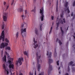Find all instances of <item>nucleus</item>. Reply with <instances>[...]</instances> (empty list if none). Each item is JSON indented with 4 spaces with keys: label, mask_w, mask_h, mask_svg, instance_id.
I'll return each mask as SVG.
<instances>
[{
    "label": "nucleus",
    "mask_w": 75,
    "mask_h": 75,
    "mask_svg": "<svg viewBox=\"0 0 75 75\" xmlns=\"http://www.w3.org/2000/svg\"><path fill=\"white\" fill-rule=\"evenodd\" d=\"M24 61V59L23 57H21L19 58L18 59V61L17 62L16 65H18V63H19L20 65L22 64V62Z\"/></svg>",
    "instance_id": "4"
},
{
    "label": "nucleus",
    "mask_w": 75,
    "mask_h": 75,
    "mask_svg": "<svg viewBox=\"0 0 75 75\" xmlns=\"http://www.w3.org/2000/svg\"><path fill=\"white\" fill-rule=\"evenodd\" d=\"M38 30H37V29H35V33L36 35H38Z\"/></svg>",
    "instance_id": "21"
},
{
    "label": "nucleus",
    "mask_w": 75,
    "mask_h": 75,
    "mask_svg": "<svg viewBox=\"0 0 75 75\" xmlns=\"http://www.w3.org/2000/svg\"><path fill=\"white\" fill-rule=\"evenodd\" d=\"M6 73L7 74H9V72H8V71H6Z\"/></svg>",
    "instance_id": "48"
},
{
    "label": "nucleus",
    "mask_w": 75,
    "mask_h": 75,
    "mask_svg": "<svg viewBox=\"0 0 75 75\" xmlns=\"http://www.w3.org/2000/svg\"><path fill=\"white\" fill-rule=\"evenodd\" d=\"M68 27H69V26H68L67 28V30H68Z\"/></svg>",
    "instance_id": "61"
},
{
    "label": "nucleus",
    "mask_w": 75,
    "mask_h": 75,
    "mask_svg": "<svg viewBox=\"0 0 75 75\" xmlns=\"http://www.w3.org/2000/svg\"><path fill=\"white\" fill-rule=\"evenodd\" d=\"M73 47H74V49H75V45H73Z\"/></svg>",
    "instance_id": "45"
},
{
    "label": "nucleus",
    "mask_w": 75,
    "mask_h": 75,
    "mask_svg": "<svg viewBox=\"0 0 75 75\" xmlns=\"http://www.w3.org/2000/svg\"><path fill=\"white\" fill-rule=\"evenodd\" d=\"M11 6L13 5V6H15V3L14 2V0H12V2L11 4Z\"/></svg>",
    "instance_id": "25"
},
{
    "label": "nucleus",
    "mask_w": 75,
    "mask_h": 75,
    "mask_svg": "<svg viewBox=\"0 0 75 75\" xmlns=\"http://www.w3.org/2000/svg\"><path fill=\"white\" fill-rule=\"evenodd\" d=\"M8 16V13H3V18L4 21H6L7 20V18Z\"/></svg>",
    "instance_id": "8"
},
{
    "label": "nucleus",
    "mask_w": 75,
    "mask_h": 75,
    "mask_svg": "<svg viewBox=\"0 0 75 75\" xmlns=\"http://www.w3.org/2000/svg\"><path fill=\"white\" fill-rule=\"evenodd\" d=\"M3 67L4 68H6V66L5 65V64H3Z\"/></svg>",
    "instance_id": "34"
},
{
    "label": "nucleus",
    "mask_w": 75,
    "mask_h": 75,
    "mask_svg": "<svg viewBox=\"0 0 75 75\" xmlns=\"http://www.w3.org/2000/svg\"><path fill=\"white\" fill-rule=\"evenodd\" d=\"M4 61H5V62H6V55H5L4 56Z\"/></svg>",
    "instance_id": "24"
},
{
    "label": "nucleus",
    "mask_w": 75,
    "mask_h": 75,
    "mask_svg": "<svg viewBox=\"0 0 75 75\" xmlns=\"http://www.w3.org/2000/svg\"><path fill=\"white\" fill-rule=\"evenodd\" d=\"M19 75H23V74L22 73H21L19 74Z\"/></svg>",
    "instance_id": "54"
},
{
    "label": "nucleus",
    "mask_w": 75,
    "mask_h": 75,
    "mask_svg": "<svg viewBox=\"0 0 75 75\" xmlns=\"http://www.w3.org/2000/svg\"><path fill=\"white\" fill-rule=\"evenodd\" d=\"M58 5H56V10L57 11V12H58Z\"/></svg>",
    "instance_id": "28"
},
{
    "label": "nucleus",
    "mask_w": 75,
    "mask_h": 75,
    "mask_svg": "<svg viewBox=\"0 0 75 75\" xmlns=\"http://www.w3.org/2000/svg\"><path fill=\"white\" fill-rule=\"evenodd\" d=\"M35 9H36V7H35L34 8V9H33V10L32 11H33L35 13Z\"/></svg>",
    "instance_id": "30"
},
{
    "label": "nucleus",
    "mask_w": 75,
    "mask_h": 75,
    "mask_svg": "<svg viewBox=\"0 0 75 75\" xmlns=\"http://www.w3.org/2000/svg\"><path fill=\"white\" fill-rule=\"evenodd\" d=\"M36 0H34L33 1V3H35L36 2Z\"/></svg>",
    "instance_id": "52"
},
{
    "label": "nucleus",
    "mask_w": 75,
    "mask_h": 75,
    "mask_svg": "<svg viewBox=\"0 0 75 75\" xmlns=\"http://www.w3.org/2000/svg\"><path fill=\"white\" fill-rule=\"evenodd\" d=\"M63 13H64V11H63V12H62V14H63Z\"/></svg>",
    "instance_id": "62"
},
{
    "label": "nucleus",
    "mask_w": 75,
    "mask_h": 75,
    "mask_svg": "<svg viewBox=\"0 0 75 75\" xmlns=\"http://www.w3.org/2000/svg\"><path fill=\"white\" fill-rule=\"evenodd\" d=\"M35 75H37V73H36V70H35Z\"/></svg>",
    "instance_id": "46"
},
{
    "label": "nucleus",
    "mask_w": 75,
    "mask_h": 75,
    "mask_svg": "<svg viewBox=\"0 0 75 75\" xmlns=\"http://www.w3.org/2000/svg\"><path fill=\"white\" fill-rule=\"evenodd\" d=\"M33 41L34 42V43L33 44L34 45H35V46L34 47V48H36L38 47V45L36 44L37 43V41H35V38H33ZM35 44H36L35 45Z\"/></svg>",
    "instance_id": "12"
},
{
    "label": "nucleus",
    "mask_w": 75,
    "mask_h": 75,
    "mask_svg": "<svg viewBox=\"0 0 75 75\" xmlns=\"http://www.w3.org/2000/svg\"><path fill=\"white\" fill-rule=\"evenodd\" d=\"M74 63V62L72 61H71L69 63V66H68V72H69V71H70V69H69V65H71L72 67L74 66H75V64H73L72 65V64Z\"/></svg>",
    "instance_id": "10"
},
{
    "label": "nucleus",
    "mask_w": 75,
    "mask_h": 75,
    "mask_svg": "<svg viewBox=\"0 0 75 75\" xmlns=\"http://www.w3.org/2000/svg\"><path fill=\"white\" fill-rule=\"evenodd\" d=\"M24 55H26V56H28V53L26 51H25L24 52Z\"/></svg>",
    "instance_id": "20"
},
{
    "label": "nucleus",
    "mask_w": 75,
    "mask_h": 75,
    "mask_svg": "<svg viewBox=\"0 0 75 75\" xmlns=\"http://www.w3.org/2000/svg\"><path fill=\"white\" fill-rule=\"evenodd\" d=\"M5 54H6V55H8V53H7V52H5Z\"/></svg>",
    "instance_id": "41"
},
{
    "label": "nucleus",
    "mask_w": 75,
    "mask_h": 75,
    "mask_svg": "<svg viewBox=\"0 0 75 75\" xmlns=\"http://www.w3.org/2000/svg\"><path fill=\"white\" fill-rule=\"evenodd\" d=\"M42 27V25H40V31H42V28H41Z\"/></svg>",
    "instance_id": "31"
},
{
    "label": "nucleus",
    "mask_w": 75,
    "mask_h": 75,
    "mask_svg": "<svg viewBox=\"0 0 75 75\" xmlns=\"http://www.w3.org/2000/svg\"><path fill=\"white\" fill-rule=\"evenodd\" d=\"M60 67H59L58 68V70H59V69H60Z\"/></svg>",
    "instance_id": "55"
},
{
    "label": "nucleus",
    "mask_w": 75,
    "mask_h": 75,
    "mask_svg": "<svg viewBox=\"0 0 75 75\" xmlns=\"http://www.w3.org/2000/svg\"><path fill=\"white\" fill-rule=\"evenodd\" d=\"M54 56L55 57L57 56V52H56V48H55V50L54 51Z\"/></svg>",
    "instance_id": "19"
},
{
    "label": "nucleus",
    "mask_w": 75,
    "mask_h": 75,
    "mask_svg": "<svg viewBox=\"0 0 75 75\" xmlns=\"http://www.w3.org/2000/svg\"><path fill=\"white\" fill-rule=\"evenodd\" d=\"M52 26L50 28V32H49V34H50L51 33V31H52Z\"/></svg>",
    "instance_id": "26"
},
{
    "label": "nucleus",
    "mask_w": 75,
    "mask_h": 75,
    "mask_svg": "<svg viewBox=\"0 0 75 75\" xmlns=\"http://www.w3.org/2000/svg\"><path fill=\"white\" fill-rule=\"evenodd\" d=\"M4 31L3 30L2 31L1 35L0 36V40H1L2 39L3 41H4Z\"/></svg>",
    "instance_id": "7"
},
{
    "label": "nucleus",
    "mask_w": 75,
    "mask_h": 75,
    "mask_svg": "<svg viewBox=\"0 0 75 75\" xmlns=\"http://www.w3.org/2000/svg\"><path fill=\"white\" fill-rule=\"evenodd\" d=\"M8 62L9 63V67L10 68H12L13 69L14 68V64H11V61L10 60L8 61Z\"/></svg>",
    "instance_id": "11"
},
{
    "label": "nucleus",
    "mask_w": 75,
    "mask_h": 75,
    "mask_svg": "<svg viewBox=\"0 0 75 75\" xmlns=\"http://www.w3.org/2000/svg\"><path fill=\"white\" fill-rule=\"evenodd\" d=\"M43 11H44V7H42V10L40 9V13L41 14V20L43 21L44 20V15H43Z\"/></svg>",
    "instance_id": "3"
},
{
    "label": "nucleus",
    "mask_w": 75,
    "mask_h": 75,
    "mask_svg": "<svg viewBox=\"0 0 75 75\" xmlns=\"http://www.w3.org/2000/svg\"><path fill=\"white\" fill-rule=\"evenodd\" d=\"M75 18V15H74L73 17V20H74V18Z\"/></svg>",
    "instance_id": "51"
},
{
    "label": "nucleus",
    "mask_w": 75,
    "mask_h": 75,
    "mask_svg": "<svg viewBox=\"0 0 75 75\" xmlns=\"http://www.w3.org/2000/svg\"><path fill=\"white\" fill-rule=\"evenodd\" d=\"M6 50H11V48L9 47H7L6 48Z\"/></svg>",
    "instance_id": "23"
},
{
    "label": "nucleus",
    "mask_w": 75,
    "mask_h": 75,
    "mask_svg": "<svg viewBox=\"0 0 75 75\" xmlns=\"http://www.w3.org/2000/svg\"><path fill=\"white\" fill-rule=\"evenodd\" d=\"M36 55L37 58V67H38V71H40V68H41V65L40 64H39V59H40L41 58V55L39 56L38 55V53H36Z\"/></svg>",
    "instance_id": "2"
},
{
    "label": "nucleus",
    "mask_w": 75,
    "mask_h": 75,
    "mask_svg": "<svg viewBox=\"0 0 75 75\" xmlns=\"http://www.w3.org/2000/svg\"><path fill=\"white\" fill-rule=\"evenodd\" d=\"M75 6V1H74L73 4V6Z\"/></svg>",
    "instance_id": "32"
},
{
    "label": "nucleus",
    "mask_w": 75,
    "mask_h": 75,
    "mask_svg": "<svg viewBox=\"0 0 75 75\" xmlns=\"http://www.w3.org/2000/svg\"><path fill=\"white\" fill-rule=\"evenodd\" d=\"M29 75H33V73H31L30 72L29 73Z\"/></svg>",
    "instance_id": "37"
},
{
    "label": "nucleus",
    "mask_w": 75,
    "mask_h": 75,
    "mask_svg": "<svg viewBox=\"0 0 75 75\" xmlns=\"http://www.w3.org/2000/svg\"><path fill=\"white\" fill-rule=\"evenodd\" d=\"M6 3L4 2V6H5V5H6Z\"/></svg>",
    "instance_id": "43"
},
{
    "label": "nucleus",
    "mask_w": 75,
    "mask_h": 75,
    "mask_svg": "<svg viewBox=\"0 0 75 75\" xmlns=\"http://www.w3.org/2000/svg\"><path fill=\"white\" fill-rule=\"evenodd\" d=\"M57 3H58V0H57Z\"/></svg>",
    "instance_id": "56"
},
{
    "label": "nucleus",
    "mask_w": 75,
    "mask_h": 75,
    "mask_svg": "<svg viewBox=\"0 0 75 75\" xmlns=\"http://www.w3.org/2000/svg\"><path fill=\"white\" fill-rule=\"evenodd\" d=\"M60 23H61V24H63L64 22H63V21H60Z\"/></svg>",
    "instance_id": "35"
},
{
    "label": "nucleus",
    "mask_w": 75,
    "mask_h": 75,
    "mask_svg": "<svg viewBox=\"0 0 75 75\" xmlns=\"http://www.w3.org/2000/svg\"><path fill=\"white\" fill-rule=\"evenodd\" d=\"M68 6V2H66L65 3V6L66 7V8L64 9V10L65 11H67V13H70V11L69 10V7H67Z\"/></svg>",
    "instance_id": "5"
},
{
    "label": "nucleus",
    "mask_w": 75,
    "mask_h": 75,
    "mask_svg": "<svg viewBox=\"0 0 75 75\" xmlns=\"http://www.w3.org/2000/svg\"><path fill=\"white\" fill-rule=\"evenodd\" d=\"M73 15H74V14H73V12H72L71 14V16H73Z\"/></svg>",
    "instance_id": "47"
},
{
    "label": "nucleus",
    "mask_w": 75,
    "mask_h": 75,
    "mask_svg": "<svg viewBox=\"0 0 75 75\" xmlns=\"http://www.w3.org/2000/svg\"><path fill=\"white\" fill-rule=\"evenodd\" d=\"M68 42H67V44H68Z\"/></svg>",
    "instance_id": "64"
},
{
    "label": "nucleus",
    "mask_w": 75,
    "mask_h": 75,
    "mask_svg": "<svg viewBox=\"0 0 75 75\" xmlns=\"http://www.w3.org/2000/svg\"><path fill=\"white\" fill-rule=\"evenodd\" d=\"M22 2H24V0H20Z\"/></svg>",
    "instance_id": "53"
},
{
    "label": "nucleus",
    "mask_w": 75,
    "mask_h": 75,
    "mask_svg": "<svg viewBox=\"0 0 75 75\" xmlns=\"http://www.w3.org/2000/svg\"><path fill=\"white\" fill-rule=\"evenodd\" d=\"M22 17L23 20H24L23 18L24 17V16L23 15L22 16Z\"/></svg>",
    "instance_id": "50"
},
{
    "label": "nucleus",
    "mask_w": 75,
    "mask_h": 75,
    "mask_svg": "<svg viewBox=\"0 0 75 75\" xmlns=\"http://www.w3.org/2000/svg\"><path fill=\"white\" fill-rule=\"evenodd\" d=\"M59 74H61V72L60 71H59Z\"/></svg>",
    "instance_id": "60"
},
{
    "label": "nucleus",
    "mask_w": 75,
    "mask_h": 75,
    "mask_svg": "<svg viewBox=\"0 0 75 75\" xmlns=\"http://www.w3.org/2000/svg\"><path fill=\"white\" fill-rule=\"evenodd\" d=\"M23 42H24V43H25V40H23Z\"/></svg>",
    "instance_id": "57"
},
{
    "label": "nucleus",
    "mask_w": 75,
    "mask_h": 75,
    "mask_svg": "<svg viewBox=\"0 0 75 75\" xmlns=\"http://www.w3.org/2000/svg\"><path fill=\"white\" fill-rule=\"evenodd\" d=\"M52 20H54V17L53 16H52Z\"/></svg>",
    "instance_id": "44"
},
{
    "label": "nucleus",
    "mask_w": 75,
    "mask_h": 75,
    "mask_svg": "<svg viewBox=\"0 0 75 75\" xmlns=\"http://www.w3.org/2000/svg\"><path fill=\"white\" fill-rule=\"evenodd\" d=\"M72 70L73 71V72H75V68L74 67H72Z\"/></svg>",
    "instance_id": "29"
},
{
    "label": "nucleus",
    "mask_w": 75,
    "mask_h": 75,
    "mask_svg": "<svg viewBox=\"0 0 75 75\" xmlns=\"http://www.w3.org/2000/svg\"><path fill=\"white\" fill-rule=\"evenodd\" d=\"M18 11L19 12H21L23 10V8L22 6L20 8L18 9Z\"/></svg>",
    "instance_id": "16"
},
{
    "label": "nucleus",
    "mask_w": 75,
    "mask_h": 75,
    "mask_svg": "<svg viewBox=\"0 0 75 75\" xmlns=\"http://www.w3.org/2000/svg\"><path fill=\"white\" fill-rule=\"evenodd\" d=\"M74 35H75V33H74Z\"/></svg>",
    "instance_id": "63"
},
{
    "label": "nucleus",
    "mask_w": 75,
    "mask_h": 75,
    "mask_svg": "<svg viewBox=\"0 0 75 75\" xmlns=\"http://www.w3.org/2000/svg\"><path fill=\"white\" fill-rule=\"evenodd\" d=\"M56 25L57 26V30H58V27H59V22H58L57 23H56Z\"/></svg>",
    "instance_id": "18"
},
{
    "label": "nucleus",
    "mask_w": 75,
    "mask_h": 75,
    "mask_svg": "<svg viewBox=\"0 0 75 75\" xmlns=\"http://www.w3.org/2000/svg\"><path fill=\"white\" fill-rule=\"evenodd\" d=\"M10 59L11 61H13V59H12L11 58H10Z\"/></svg>",
    "instance_id": "42"
},
{
    "label": "nucleus",
    "mask_w": 75,
    "mask_h": 75,
    "mask_svg": "<svg viewBox=\"0 0 75 75\" xmlns=\"http://www.w3.org/2000/svg\"><path fill=\"white\" fill-rule=\"evenodd\" d=\"M57 42L59 41V45H61V44H62V42H61V40H59L57 38Z\"/></svg>",
    "instance_id": "14"
},
{
    "label": "nucleus",
    "mask_w": 75,
    "mask_h": 75,
    "mask_svg": "<svg viewBox=\"0 0 75 75\" xmlns=\"http://www.w3.org/2000/svg\"><path fill=\"white\" fill-rule=\"evenodd\" d=\"M9 7V5H8L7 6V7H6V10H7V9H8V8Z\"/></svg>",
    "instance_id": "39"
},
{
    "label": "nucleus",
    "mask_w": 75,
    "mask_h": 75,
    "mask_svg": "<svg viewBox=\"0 0 75 75\" xmlns=\"http://www.w3.org/2000/svg\"><path fill=\"white\" fill-rule=\"evenodd\" d=\"M5 40L6 42H9V41L8 40V39L7 38H6L5 39Z\"/></svg>",
    "instance_id": "27"
},
{
    "label": "nucleus",
    "mask_w": 75,
    "mask_h": 75,
    "mask_svg": "<svg viewBox=\"0 0 75 75\" xmlns=\"http://www.w3.org/2000/svg\"><path fill=\"white\" fill-rule=\"evenodd\" d=\"M73 36L74 37V38L75 39V36L74 35Z\"/></svg>",
    "instance_id": "59"
},
{
    "label": "nucleus",
    "mask_w": 75,
    "mask_h": 75,
    "mask_svg": "<svg viewBox=\"0 0 75 75\" xmlns=\"http://www.w3.org/2000/svg\"><path fill=\"white\" fill-rule=\"evenodd\" d=\"M8 45V43H7L2 42L1 43V46L0 47V48H4L5 47H7Z\"/></svg>",
    "instance_id": "9"
},
{
    "label": "nucleus",
    "mask_w": 75,
    "mask_h": 75,
    "mask_svg": "<svg viewBox=\"0 0 75 75\" xmlns=\"http://www.w3.org/2000/svg\"><path fill=\"white\" fill-rule=\"evenodd\" d=\"M49 54V52H48V51H47V56H48V55Z\"/></svg>",
    "instance_id": "49"
},
{
    "label": "nucleus",
    "mask_w": 75,
    "mask_h": 75,
    "mask_svg": "<svg viewBox=\"0 0 75 75\" xmlns=\"http://www.w3.org/2000/svg\"><path fill=\"white\" fill-rule=\"evenodd\" d=\"M25 32H26V28H25L24 29H22L21 34L23 37H25L26 36Z\"/></svg>",
    "instance_id": "6"
},
{
    "label": "nucleus",
    "mask_w": 75,
    "mask_h": 75,
    "mask_svg": "<svg viewBox=\"0 0 75 75\" xmlns=\"http://www.w3.org/2000/svg\"><path fill=\"white\" fill-rule=\"evenodd\" d=\"M60 17L62 18L63 17V15L62 14H61L60 15Z\"/></svg>",
    "instance_id": "36"
},
{
    "label": "nucleus",
    "mask_w": 75,
    "mask_h": 75,
    "mask_svg": "<svg viewBox=\"0 0 75 75\" xmlns=\"http://www.w3.org/2000/svg\"><path fill=\"white\" fill-rule=\"evenodd\" d=\"M25 14H27V10H25Z\"/></svg>",
    "instance_id": "38"
},
{
    "label": "nucleus",
    "mask_w": 75,
    "mask_h": 75,
    "mask_svg": "<svg viewBox=\"0 0 75 75\" xmlns=\"http://www.w3.org/2000/svg\"><path fill=\"white\" fill-rule=\"evenodd\" d=\"M57 65H59V60L57 62Z\"/></svg>",
    "instance_id": "33"
},
{
    "label": "nucleus",
    "mask_w": 75,
    "mask_h": 75,
    "mask_svg": "<svg viewBox=\"0 0 75 75\" xmlns=\"http://www.w3.org/2000/svg\"><path fill=\"white\" fill-rule=\"evenodd\" d=\"M5 27V25H4V23L3 22L2 24L1 28L3 30V29H4V28Z\"/></svg>",
    "instance_id": "15"
},
{
    "label": "nucleus",
    "mask_w": 75,
    "mask_h": 75,
    "mask_svg": "<svg viewBox=\"0 0 75 75\" xmlns=\"http://www.w3.org/2000/svg\"><path fill=\"white\" fill-rule=\"evenodd\" d=\"M52 53L50 52L49 53V56L48 57V58H49L48 64H49V67L48 72V75H49L50 72H51V71H52V66L50 64H51V63L53 62L52 59H51V56H52Z\"/></svg>",
    "instance_id": "1"
},
{
    "label": "nucleus",
    "mask_w": 75,
    "mask_h": 75,
    "mask_svg": "<svg viewBox=\"0 0 75 75\" xmlns=\"http://www.w3.org/2000/svg\"><path fill=\"white\" fill-rule=\"evenodd\" d=\"M63 20L64 21V23H66V21H65V18H64L63 19Z\"/></svg>",
    "instance_id": "40"
},
{
    "label": "nucleus",
    "mask_w": 75,
    "mask_h": 75,
    "mask_svg": "<svg viewBox=\"0 0 75 75\" xmlns=\"http://www.w3.org/2000/svg\"><path fill=\"white\" fill-rule=\"evenodd\" d=\"M27 24L26 23H25V22H23V23L22 25H21V27H22V28H23V27H27Z\"/></svg>",
    "instance_id": "13"
},
{
    "label": "nucleus",
    "mask_w": 75,
    "mask_h": 75,
    "mask_svg": "<svg viewBox=\"0 0 75 75\" xmlns=\"http://www.w3.org/2000/svg\"><path fill=\"white\" fill-rule=\"evenodd\" d=\"M18 34H19V33H18V32H17L16 34V38H18Z\"/></svg>",
    "instance_id": "22"
},
{
    "label": "nucleus",
    "mask_w": 75,
    "mask_h": 75,
    "mask_svg": "<svg viewBox=\"0 0 75 75\" xmlns=\"http://www.w3.org/2000/svg\"><path fill=\"white\" fill-rule=\"evenodd\" d=\"M56 5H58V3H57Z\"/></svg>",
    "instance_id": "58"
},
{
    "label": "nucleus",
    "mask_w": 75,
    "mask_h": 75,
    "mask_svg": "<svg viewBox=\"0 0 75 75\" xmlns=\"http://www.w3.org/2000/svg\"><path fill=\"white\" fill-rule=\"evenodd\" d=\"M60 28V30H61V31L62 33V35H64V31H63V30H62V27H61Z\"/></svg>",
    "instance_id": "17"
}]
</instances>
